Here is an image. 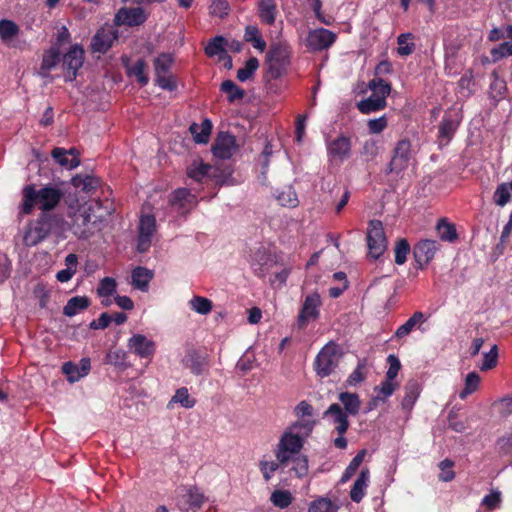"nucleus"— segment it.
<instances>
[{
  "mask_svg": "<svg viewBox=\"0 0 512 512\" xmlns=\"http://www.w3.org/2000/svg\"><path fill=\"white\" fill-rule=\"evenodd\" d=\"M64 191L57 184H46L37 189L36 185L29 184L22 189L21 212L30 215L35 208L41 213H50L61 202Z\"/></svg>",
  "mask_w": 512,
  "mask_h": 512,
  "instance_id": "obj_1",
  "label": "nucleus"
},
{
  "mask_svg": "<svg viewBox=\"0 0 512 512\" xmlns=\"http://www.w3.org/2000/svg\"><path fill=\"white\" fill-rule=\"evenodd\" d=\"M342 357L343 351L339 344L333 341L325 344L313 362V369L316 375L323 379L336 373Z\"/></svg>",
  "mask_w": 512,
  "mask_h": 512,
  "instance_id": "obj_2",
  "label": "nucleus"
},
{
  "mask_svg": "<svg viewBox=\"0 0 512 512\" xmlns=\"http://www.w3.org/2000/svg\"><path fill=\"white\" fill-rule=\"evenodd\" d=\"M57 224V217L50 213H40L37 219L31 221L24 233L23 242L33 247L44 241Z\"/></svg>",
  "mask_w": 512,
  "mask_h": 512,
  "instance_id": "obj_3",
  "label": "nucleus"
},
{
  "mask_svg": "<svg viewBox=\"0 0 512 512\" xmlns=\"http://www.w3.org/2000/svg\"><path fill=\"white\" fill-rule=\"evenodd\" d=\"M292 49L286 42L279 41L271 44L266 60L269 65V73L277 79L285 74L291 62Z\"/></svg>",
  "mask_w": 512,
  "mask_h": 512,
  "instance_id": "obj_4",
  "label": "nucleus"
},
{
  "mask_svg": "<svg viewBox=\"0 0 512 512\" xmlns=\"http://www.w3.org/2000/svg\"><path fill=\"white\" fill-rule=\"evenodd\" d=\"M322 305L321 296L317 291L307 294L296 319L297 329L304 330L310 322L318 320Z\"/></svg>",
  "mask_w": 512,
  "mask_h": 512,
  "instance_id": "obj_5",
  "label": "nucleus"
},
{
  "mask_svg": "<svg viewBox=\"0 0 512 512\" xmlns=\"http://www.w3.org/2000/svg\"><path fill=\"white\" fill-rule=\"evenodd\" d=\"M368 255L374 260L380 258L387 249V238L380 220H370L367 228Z\"/></svg>",
  "mask_w": 512,
  "mask_h": 512,
  "instance_id": "obj_6",
  "label": "nucleus"
},
{
  "mask_svg": "<svg viewBox=\"0 0 512 512\" xmlns=\"http://www.w3.org/2000/svg\"><path fill=\"white\" fill-rule=\"evenodd\" d=\"M411 157L410 140L407 138L399 140L392 151V157L386 166L385 174H401L408 168Z\"/></svg>",
  "mask_w": 512,
  "mask_h": 512,
  "instance_id": "obj_7",
  "label": "nucleus"
},
{
  "mask_svg": "<svg viewBox=\"0 0 512 512\" xmlns=\"http://www.w3.org/2000/svg\"><path fill=\"white\" fill-rule=\"evenodd\" d=\"M303 444L304 440L300 435L290 431L284 432L275 451L277 461L283 465L286 464L290 460L291 455L300 452Z\"/></svg>",
  "mask_w": 512,
  "mask_h": 512,
  "instance_id": "obj_8",
  "label": "nucleus"
},
{
  "mask_svg": "<svg viewBox=\"0 0 512 512\" xmlns=\"http://www.w3.org/2000/svg\"><path fill=\"white\" fill-rule=\"evenodd\" d=\"M177 500V506L182 512H199L207 497L197 486L190 485L185 487Z\"/></svg>",
  "mask_w": 512,
  "mask_h": 512,
  "instance_id": "obj_9",
  "label": "nucleus"
},
{
  "mask_svg": "<svg viewBox=\"0 0 512 512\" xmlns=\"http://www.w3.org/2000/svg\"><path fill=\"white\" fill-rule=\"evenodd\" d=\"M84 62V50L79 45H73L63 56L62 67L65 71V81L72 82L77 77L78 70Z\"/></svg>",
  "mask_w": 512,
  "mask_h": 512,
  "instance_id": "obj_10",
  "label": "nucleus"
},
{
  "mask_svg": "<svg viewBox=\"0 0 512 512\" xmlns=\"http://www.w3.org/2000/svg\"><path fill=\"white\" fill-rule=\"evenodd\" d=\"M118 37V29L113 25L101 27L91 39L90 47L92 52L106 53L113 46V43Z\"/></svg>",
  "mask_w": 512,
  "mask_h": 512,
  "instance_id": "obj_11",
  "label": "nucleus"
},
{
  "mask_svg": "<svg viewBox=\"0 0 512 512\" xmlns=\"http://www.w3.org/2000/svg\"><path fill=\"white\" fill-rule=\"evenodd\" d=\"M169 204L179 215L186 216L197 205V198L187 188H178L169 196Z\"/></svg>",
  "mask_w": 512,
  "mask_h": 512,
  "instance_id": "obj_12",
  "label": "nucleus"
},
{
  "mask_svg": "<svg viewBox=\"0 0 512 512\" xmlns=\"http://www.w3.org/2000/svg\"><path fill=\"white\" fill-rule=\"evenodd\" d=\"M156 231V219L153 215H143L139 221L138 237L136 249L139 253H145L149 250L152 237Z\"/></svg>",
  "mask_w": 512,
  "mask_h": 512,
  "instance_id": "obj_13",
  "label": "nucleus"
},
{
  "mask_svg": "<svg viewBox=\"0 0 512 512\" xmlns=\"http://www.w3.org/2000/svg\"><path fill=\"white\" fill-rule=\"evenodd\" d=\"M209 355L200 349H189L186 351L182 364L189 369L193 375L199 376L208 371Z\"/></svg>",
  "mask_w": 512,
  "mask_h": 512,
  "instance_id": "obj_14",
  "label": "nucleus"
},
{
  "mask_svg": "<svg viewBox=\"0 0 512 512\" xmlns=\"http://www.w3.org/2000/svg\"><path fill=\"white\" fill-rule=\"evenodd\" d=\"M129 351L143 359H151L156 352V343L143 334H133L127 342Z\"/></svg>",
  "mask_w": 512,
  "mask_h": 512,
  "instance_id": "obj_15",
  "label": "nucleus"
},
{
  "mask_svg": "<svg viewBox=\"0 0 512 512\" xmlns=\"http://www.w3.org/2000/svg\"><path fill=\"white\" fill-rule=\"evenodd\" d=\"M336 38V34L328 29H314L307 35L306 46L313 51H322L332 46Z\"/></svg>",
  "mask_w": 512,
  "mask_h": 512,
  "instance_id": "obj_16",
  "label": "nucleus"
},
{
  "mask_svg": "<svg viewBox=\"0 0 512 512\" xmlns=\"http://www.w3.org/2000/svg\"><path fill=\"white\" fill-rule=\"evenodd\" d=\"M147 20V16L141 7L120 8L114 16V27L126 25L129 27L142 25Z\"/></svg>",
  "mask_w": 512,
  "mask_h": 512,
  "instance_id": "obj_17",
  "label": "nucleus"
},
{
  "mask_svg": "<svg viewBox=\"0 0 512 512\" xmlns=\"http://www.w3.org/2000/svg\"><path fill=\"white\" fill-rule=\"evenodd\" d=\"M440 244L436 240L425 239L419 241L413 248V255L418 267L423 269L433 260Z\"/></svg>",
  "mask_w": 512,
  "mask_h": 512,
  "instance_id": "obj_18",
  "label": "nucleus"
},
{
  "mask_svg": "<svg viewBox=\"0 0 512 512\" xmlns=\"http://www.w3.org/2000/svg\"><path fill=\"white\" fill-rule=\"evenodd\" d=\"M237 149L236 138L228 132H220L212 147L213 155L226 160L232 157Z\"/></svg>",
  "mask_w": 512,
  "mask_h": 512,
  "instance_id": "obj_19",
  "label": "nucleus"
},
{
  "mask_svg": "<svg viewBox=\"0 0 512 512\" xmlns=\"http://www.w3.org/2000/svg\"><path fill=\"white\" fill-rule=\"evenodd\" d=\"M70 230L79 239H88L91 229V215L87 211H77L71 216Z\"/></svg>",
  "mask_w": 512,
  "mask_h": 512,
  "instance_id": "obj_20",
  "label": "nucleus"
},
{
  "mask_svg": "<svg viewBox=\"0 0 512 512\" xmlns=\"http://www.w3.org/2000/svg\"><path fill=\"white\" fill-rule=\"evenodd\" d=\"M352 143L348 136L340 135L327 145L328 155L334 159L343 163L351 155Z\"/></svg>",
  "mask_w": 512,
  "mask_h": 512,
  "instance_id": "obj_21",
  "label": "nucleus"
},
{
  "mask_svg": "<svg viewBox=\"0 0 512 512\" xmlns=\"http://www.w3.org/2000/svg\"><path fill=\"white\" fill-rule=\"evenodd\" d=\"M459 125L460 120L457 116L448 113L443 116L438 128L439 147L446 146L452 140Z\"/></svg>",
  "mask_w": 512,
  "mask_h": 512,
  "instance_id": "obj_22",
  "label": "nucleus"
},
{
  "mask_svg": "<svg viewBox=\"0 0 512 512\" xmlns=\"http://www.w3.org/2000/svg\"><path fill=\"white\" fill-rule=\"evenodd\" d=\"M325 417H331L336 425L335 430L339 435H344L349 428L348 414L337 403L331 404L324 413Z\"/></svg>",
  "mask_w": 512,
  "mask_h": 512,
  "instance_id": "obj_23",
  "label": "nucleus"
},
{
  "mask_svg": "<svg viewBox=\"0 0 512 512\" xmlns=\"http://www.w3.org/2000/svg\"><path fill=\"white\" fill-rule=\"evenodd\" d=\"M51 155L59 165L69 169L76 168L80 164V159L75 148L66 150L56 147L52 150Z\"/></svg>",
  "mask_w": 512,
  "mask_h": 512,
  "instance_id": "obj_24",
  "label": "nucleus"
},
{
  "mask_svg": "<svg viewBox=\"0 0 512 512\" xmlns=\"http://www.w3.org/2000/svg\"><path fill=\"white\" fill-rule=\"evenodd\" d=\"M154 273L152 270L138 266L132 270L131 273V284L134 288L146 292L149 288V283L153 279Z\"/></svg>",
  "mask_w": 512,
  "mask_h": 512,
  "instance_id": "obj_25",
  "label": "nucleus"
},
{
  "mask_svg": "<svg viewBox=\"0 0 512 512\" xmlns=\"http://www.w3.org/2000/svg\"><path fill=\"white\" fill-rule=\"evenodd\" d=\"M60 62V50L55 45L46 50L42 57V63L39 70L41 77H48L53 68Z\"/></svg>",
  "mask_w": 512,
  "mask_h": 512,
  "instance_id": "obj_26",
  "label": "nucleus"
},
{
  "mask_svg": "<svg viewBox=\"0 0 512 512\" xmlns=\"http://www.w3.org/2000/svg\"><path fill=\"white\" fill-rule=\"evenodd\" d=\"M369 477L370 472L368 468H364L360 471L350 491V498L353 502L359 503L363 499L365 490L368 487Z\"/></svg>",
  "mask_w": 512,
  "mask_h": 512,
  "instance_id": "obj_27",
  "label": "nucleus"
},
{
  "mask_svg": "<svg viewBox=\"0 0 512 512\" xmlns=\"http://www.w3.org/2000/svg\"><path fill=\"white\" fill-rule=\"evenodd\" d=\"M387 105V101L383 96L371 94L368 98L361 100L357 103V109L362 114H370L384 109Z\"/></svg>",
  "mask_w": 512,
  "mask_h": 512,
  "instance_id": "obj_28",
  "label": "nucleus"
},
{
  "mask_svg": "<svg viewBox=\"0 0 512 512\" xmlns=\"http://www.w3.org/2000/svg\"><path fill=\"white\" fill-rule=\"evenodd\" d=\"M277 6L275 0H260L258 3V16L262 23L273 25L276 20Z\"/></svg>",
  "mask_w": 512,
  "mask_h": 512,
  "instance_id": "obj_29",
  "label": "nucleus"
},
{
  "mask_svg": "<svg viewBox=\"0 0 512 512\" xmlns=\"http://www.w3.org/2000/svg\"><path fill=\"white\" fill-rule=\"evenodd\" d=\"M189 131L196 143L206 144L211 135L212 122L209 119H204L201 124L193 123L190 125Z\"/></svg>",
  "mask_w": 512,
  "mask_h": 512,
  "instance_id": "obj_30",
  "label": "nucleus"
},
{
  "mask_svg": "<svg viewBox=\"0 0 512 512\" xmlns=\"http://www.w3.org/2000/svg\"><path fill=\"white\" fill-rule=\"evenodd\" d=\"M90 304V299L87 296H74L67 301L63 308V314L68 317L75 316L86 310Z\"/></svg>",
  "mask_w": 512,
  "mask_h": 512,
  "instance_id": "obj_31",
  "label": "nucleus"
},
{
  "mask_svg": "<svg viewBox=\"0 0 512 512\" xmlns=\"http://www.w3.org/2000/svg\"><path fill=\"white\" fill-rule=\"evenodd\" d=\"M436 230L442 241L453 243L458 239V233L455 225L448 222L446 218L438 220Z\"/></svg>",
  "mask_w": 512,
  "mask_h": 512,
  "instance_id": "obj_32",
  "label": "nucleus"
},
{
  "mask_svg": "<svg viewBox=\"0 0 512 512\" xmlns=\"http://www.w3.org/2000/svg\"><path fill=\"white\" fill-rule=\"evenodd\" d=\"M420 390V385L415 380L409 381L405 385V395L402 400V408L404 410H412L415 402L417 401L420 395Z\"/></svg>",
  "mask_w": 512,
  "mask_h": 512,
  "instance_id": "obj_33",
  "label": "nucleus"
},
{
  "mask_svg": "<svg viewBox=\"0 0 512 512\" xmlns=\"http://www.w3.org/2000/svg\"><path fill=\"white\" fill-rule=\"evenodd\" d=\"M425 320L426 318L423 312H414L404 324L397 328L395 336L397 338H403L407 336L417 325L422 324Z\"/></svg>",
  "mask_w": 512,
  "mask_h": 512,
  "instance_id": "obj_34",
  "label": "nucleus"
},
{
  "mask_svg": "<svg viewBox=\"0 0 512 512\" xmlns=\"http://www.w3.org/2000/svg\"><path fill=\"white\" fill-rule=\"evenodd\" d=\"M339 400L344 406V412L347 414L355 416L359 413L361 402L358 394L342 392L339 394Z\"/></svg>",
  "mask_w": 512,
  "mask_h": 512,
  "instance_id": "obj_35",
  "label": "nucleus"
},
{
  "mask_svg": "<svg viewBox=\"0 0 512 512\" xmlns=\"http://www.w3.org/2000/svg\"><path fill=\"white\" fill-rule=\"evenodd\" d=\"M244 39L246 42L252 44V46L259 50L260 52H264L266 49V42L263 39L260 30L257 26L248 25L245 28Z\"/></svg>",
  "mask_w": 512,
  "mask_h": 512,
  "instance_id": "obj_36",
  "label": "nucleus"
},
{
  "mask_svg": "<svg viewBox=\"0 0 512 512\" xmlns=\"http://www.w3.org/2000/svg\"><path fill=\"white\" fill-rule=\"evenodd\" d=\"M220 90L227 95V100L230 103L242 100L245 96V91L237 86L232 80H225L220 85Z\"/></svg>",
  "mask_w": 512,
  "mask_h": 512,
  "instance_id": "obj_37",
  "label": "nucleus"
},
{
  "mask_svg": "<svg viewBox=\"0 0 512 512\" xmlns=\"http://www.w3.org/2000/svg\"><path fill=\"white\" fill-rule=\"evenodd\" d=\"M174 59L172 55L168 53H161L154 60V70L155 77L165 74H170L171 67L173 65Z\"/></svg>",
  "mask_w": 512,
  "mask_h": 512,
  "instance_id": "obj_38",
  "label": "nucleus"
},
{
  "mask_svg": "<svg viewBox=\"0 0 512 512\" xmlns=\"http://www.w3.org/2000/svg\"><path fill=\"white\" fill-rule=\"evenodd\" d=\"M414 35L412 33H403L397 37V53L400 56L411 55L415 50V44L412 42Z\"/></svg>",
  "mask_w": 512,
  "mask_h": 512,
  "instance_id": "obj_39",
  "label": "nucleus"
},
{
  "mask_svg": "<svg viewBox=\"0 0 512 512\" xmlns=\"http://www.w3.org/2000/svg\"><path fill=\"white\" fill-rule=\"evenodd\" d=\"M191 310L200 315H207L212 311L213 303L210 299L203 296H194L189 301Z\"/></svg>",
  "mask_w": 512,
  "mask_h": 512,
  "instance_id": "obj_40",
  "label": "nucleus"
},
{
  "mask_svg": "<svg viewBox=\"0 0 512 512\" xmlns=\"http://www.w3.org/2000/svg\"><path fill=\"white\" fill-rule=\"evenodd\" d=\"M511 191V182L499 184L493 195L494 203L497 206L504 207L511 199Z\"/></svg>",
  "mask_w": 512,
  "mask_h": 512,
  "instance_id": "obj_41",
  "label": "nucleus"
},
{
  "mask_svg": "<svg viewBox=\"0 0 512 512\" xmlns=\"http://www.w3.org/2000/svg\"><path fill=\"white\" fill-rule=\"evenodd\" d=\"M99 183V179L93 176L82 177L80 175H77L72 178L73 186H75L76 188H80L87 193L95 190L98 187Z\"/></svg>",
  "mask_w": 512,
  "mask_h": 512,
  "instance_id": "obj_42",
  "label": "nucleus"
},
{
  "mask_svg": "<svg viewBox=\"0 0 512 512\" xmlns=\"http://www.w3.org/2000/svg\"><path fill=\"white\" fill-rule=\"evenodd\" d=\"M259 67V61L255 57H251L245 62L243 68L237 71V79L241 82H245L251 79Z\"/></svg>",
  "mask_w": 512,
  "mask_h": 512,
  "instance_id": "obj_43",
  "label": "nucleus"
},
{
  "mask_svg": "<svg viewBox=\"0 0 512 512\" xmlns=\"http://www.w3.org/2000/svg\"><path fill=\"white\" fill-rule=\"evenodd\" d=\"M480 376L476 372H470L467 374L465 378V385L463 390L459 393V397L463 400L468 395L474 393L478 388L480 384Z\"/></svg>",
  "mask_w": 512,
  "mask_h": 512,
  "instance_id": "obj_44",
  "label": "nucleus"
},
{
  "mask_svg": "<svg viewBox=\"0 0 512 512\" xmlns=\"http://www.w3.org/2000/svg\"><path fill=\"white\" fill-rule=\"evenodd\" d=\"M367 454L366 449H362L358 451V453L353 457L347 468L345 469L341 481L345 482L350 479L358 470L359 466L362 464L365 456Z\"/></svg>",
  "mask_w": 512,
  "mask_h": 512,
  "instance_id": "obj_45",
  "label": "nucleus"
},
{
  "mask_svg": "<svg viewBox=\"0 0 512 512\" xmlns=\"http://www.w3.org/2000/svg\"><path fill=\"white\" fill-rule=\"evenodd\" d=\"M369 89L372 91L373 94H376L378 96H383V98L386 100V98L389 96L391 92V85L387 81H385L383 78L375 77L372 79L368 84Z\"/></svg>",
  "mask_w": 512,
  "mask_h": 512,
  "instance_id": "obj_46",
  "label": "nucleus"
},
{
  "mask_svg": "<svg viewBox=\"0 0 512 512\" xmlns=\"http://www.w3.org/2000/svg\"><path fill=\"white\" fill-rule=\"evenodd\" d=\"M170 403H179L182 407L189 409L195 406L196 399L190 397L188 389L186 387H181L176 390Z\"/></svg>",
  "mask_w": 512,
  "mask_h": 512,
  "instance_id": "obj_47",
  "label": "nucleus"
},
{
  "mask_svg": "<svg viewBox=\"0 0 512 512\" xmlns=\"http://www.w3.org/2000/svg\"><path fill=\"white\" fill-rule=\"evenodd\" d=\"M490 55L493 63H497L506 57L512 56V41H506L493 47L490 50Z\"/></svg>",
  "mask_w": 512,
  "mask_h": 512,
  "instance_id": "obj_48",
  "label": "nucleus"
},
{
  "mask_svg": "<svg viewBox=\"0 0 512 512\" xmlns=\"http://www.w3.org/2000/svg\"><path fill=\"white\" fill-rule=\"evenodd\" d=\"M270 500L274 506L284 509L292 503L293 497L287 490H275L271 494Z\"/></svg>",
  "mask_w": 512,
  "mask_h": 512,
  "instance_id": "obj_49",
  "label": "nucleus"
},
{
  "mask_svg": "<svg viewBox=\"0 0 512 512\" xmlns=\"http://www.w3.org/2000/svg\"><path fill=\"white\" fill-rule=\"evenodd\" d=\"M225 38L223 36H216L211 39L205 47V54L208 57H214L216 55L224 54L225 48Z\"/></svg>",
  "mask_w": 512,
  "mask_h": 512,
  "instance_id": "obj_50",
  "label": "nucleus"
},
{
  "mask_svg": "<svg viewBox=\"0 0 512 512\" xmlns=\"http://www.w3.org/2000/svg\"><path fill=\"white\" fill-rule=\"evenodd\" d=\"M360 154L365 162L373 161L379 154V147L375 140L367 139L364 141Z\"/></svg>",
  "mask_w": 512,
  "mask_h": 512,
  "instance_id": "obj_51",
  "label": "nucleus"
},
{
  "mask_svg": "<svg viewBox=\"0 0 512 512\" xmlns=\"http://www.w3.org/2000/svg\"><path fill=\"white\" fill-rule=\"evenodd\" d=\"M395 263L403 265L407 260V255L410 253V244L405 238L399 239L396 242L395 248Z\"/></svg>",
  "mask_w": 512,
  "mask_h": 512,
  "instance_id": "obj_52",
  "label": "nucleus"
},
{
  "mask_svg": "<svg viewBox=\"0 0 512 512\" xmlns=\"http://www.w3.org/2000/svg\"><path fill=\"white\" fill-rule=\"evenodd\" d=\"M19 33L18 25L8 19L0 21V37L3 41H7Z\"/></svg>",
  "mask_w": 512,
  "mask_h": 512,
  "instance_id": "obj_53",
  "label": "nucleus"
},
{
  "mask_svg": "<svg viewBox=\"0 0 512 512\" xmlns=\"http://www.w3.org/2000/svg\"><path fill=\"white\" fill-rule=\"evenodd\" d=\"M491 76L493 77V81L490 84L491 95L493 98H502L504 97L507 91V84L505 80L499 78L498 73L493 71Z\"/></svg>",
  "mask_w": 512,
  "mask_h": 512,
  "instance_id": "obj_54",
  "label": "nucleus"
},
{
  "mask_svg": "<svg viewBox=\"0 0 512 512\" xmlns=\"http://www.w3.org/2000/svg\"><path fill=\"white\" fill-rule=\"evenodd\" d=\"M455 463L450 459H444L439 464L440 474L438 478L442 482H450L455 478V472L453 470Z\"/></svg>",
  "mask_w": 512,
  "mask_h": 512,
  "instance_id": "obj_55",
  "label": "nucleus"
},
{
  "mask_svg": "<svg viewBox=\"0 0 512 512\" xmlns=\"http://www.w3.org/2000/svg\"><path fill=\"white\" fill-rule=\"evenodd\" d=\"M309 512H335L336 506L328 498H319L311 502Z\"/></svg>",
  "mask_w": 512,
  "mask_h": 512,
  "instance_id": "obj_56",
  "label": "nucleus"
},
{
  "mask_svg": "<svg viewBox=\"0 0 512 512\" xmlns=\"http://www.w3.org/2000/svg\"><path fill=\"white\" fill-rule=\"evenodd\" d=\"M397 383L394 380H389L385 377V380L381 382L379 387H375V390L378 391L376 399H381V401H385L388 397H390L397 388Z\"/></svg>",
  "mask_w": 512,
  "mask_h": 512,
  "instance_id": "obj_57",
  "label": "nucleus"
},
{
  "mask_svg": "<svg viewBox=\"0 0 512 512\" xmlns=\"http://www.w3.org/2000/svg\"><path fill=\"white\" fill-rule=\"evenodd\" d=\"M498 363V346L493 345L489 352L484 353L482 364L480 365L481 371H488L496 367Z\"/></svg>",
  "mask_w": 512,
  "mask_h": 512,
  "instance_id": "obj_58",
  "label": "nucleus"
},
{
  "mask_svg": "<svg viewBox=\"0 0 512 512\" xmlns=\"http://www.w3.org/2000/svg\"><path fill=\"white\" fill-rule=\"evenodd\" d=\"M146 63L143 59H138L134 66L130 69V74L137 78L141 86H145L149 82L148 76L145 74Z\"/></svg>",
  "mask_w": 512,
  "mask_h": 512,
  "instance_id": "obj_59",
  "label": "nucleus"
},
{
  "mask_svg": "<svg viewBox=\"0 0 512 512\" xmlns=\"http://www.w3.org/2000/svg\"><path fill=\"white\" fill-rule=\"evenodd\" d=\"M366 361L361 360L358 362L357 367L353 370V372L349 375L347 379V383L351 386H355L366 379Z\"/></svg>",
  "mask_w": 512,
  "mask_h": 512,
  "instance_id": "obj_60",
  "label": "nucleus"
},
{
  "mask_svg": "<svg viewBox=\"0 0 512 512\" xmlns=\"http://www.w3.org/2000/svg\"><path fill=\"white\" fill-rule=\"evenodd\" d=\"M126 358V352L122 349L111 350L106 355V363L115 367H125Z\"/></svg>",
  "mask_w": 512,
  "mask_h": 512,
  "instance_id": "obj_61",
  "label": "nucleus"
},
{
  "mask_svg": "<svg viewBox=\"0 0 512 512\" xmlns=\"http://www.w3.org/2000/svg\"><path fill=\"white\" fill-rule=\"evenodd\" d=\"M117 283L114 278L104 277L97 288L99 296H112L116 292Z\"/></svg>",
  "mask_w": 512,
  "mask_h": 512,
  "instance_id": "obj_62",
  "label": "nucleus"
},
{
  "mask_svg": "<svg viewBox=\"0 0 512 512\" xmlns=\"http://www.w3.org/2000/svg\"><path fill=\"white\" fill-rule=\"evenodd\" d=\"M501 492L498 490H492L488 495H486L482 499V506H484L488 511H493L498 508L501 504Z\"/></svg>",
  "mask_w": 512,
  "mask_h": 512,
  "instance_id": "obj_63",
  "label": "nucleus"
},
{
  "mask_svg": "<svg viewBox=\"0 0 512 512\" xmlns=\"http://www.w3.org/2000/svg\"><path fill=\"white\" fill-rule=\"evenodd\" d=\"M279 461H267V460H261L259 462V469L263 475V478L266 482H268L272 475L278 470L279 468Z\"/></svg>",
  "mask_w": 512,
  "mask_h": 512,
  "instance_id": "obj_64",
  "label": "nucleus"
}]
</instances>
